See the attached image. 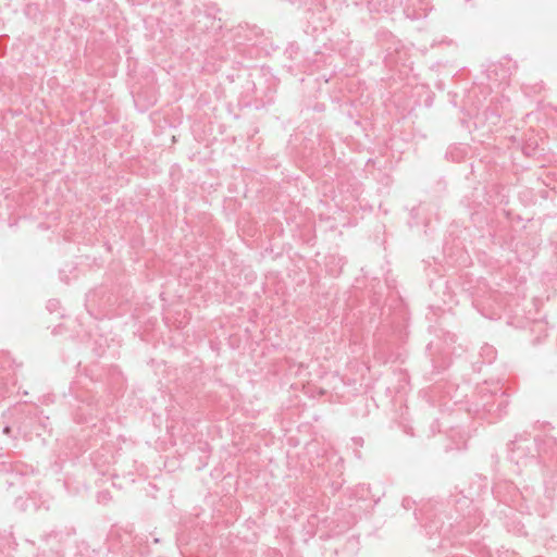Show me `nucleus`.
Listing matches in <instances>:
<instances>
[{"mask_svg": "<svg viewBox=\"0 0 557 557\" xmlns=\"http://www.w3.org/2000/svg\"><path fill=\"white\" fill-rule=\"evenodd\" d=\"M515 447H516V442H511V444H510V450H511V453H513V451H515Z\"/></svg>", "mask_w": 557, "mask_h": 557, "instance_id": "1", "label": "nucleus"}, {"mask_svg": "<svg viewBox=\"0 0 557 557\" xmlns=\"http://www.w3.org/2000/svg\"><path fill=\"white\" fill-rule=\"evenodd\" d=\"M52 308H54V304L53 302H50L49 306H48V309L49 310H52Z\"/></svg>", "mask_w": 557, "mask_h": 557, "instance_id": "2", "label": "nucleus"}, {"mask_svg": "<svg viewBox=\"0 0 557 557\" xmlns=\"http://www.w3.org/2000/svg\"><path fill=\"white\" fill-rule=\"evenodd\" d=\"M52 308H54V304L53 302H50L49 306H48V309L49 310H52Z\"/></svg>", "mask_w": 557, "mask_h": 557, "instance_id": "3", "label": "nucleus"}, {"mask_svg": "<svg viewBox=\"0 0 557 557\" xmlns=\"http://www.w3.org/2000/svg\"><path fill=\"white\" fill-rule=\"evenodd\" d=\"M4 433H9L10 432V428L9 426H5L4 430H3Z\"/></svg>", "mask_w": 557, "mask_h": 557, "instance_id": "4", "label": "nucleus"}]
</instances>
